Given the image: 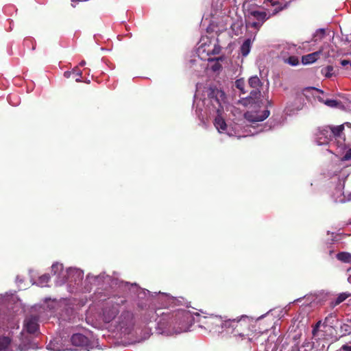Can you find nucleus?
Segmentation results:
<instances>
[{
    "label": "nucleus",
    "instance_id": "nucleus-1",
    "mask_svg": "<svg viewBox=\"0 0 351 351\" xmlns=\"http://www.w3.org/2000/svg\"><path fill=\"white\" fill-rule=\"evenodd\" d=\"M343 125L336 127L325 125L319 127L314 132L315 139L319 145H327L332 141V145H335L338 148L343 150L348 148L343 134Z\"/></svg>",
    "mask_w": 351,
    "mask_h": 351
},
{
    "label": "nucleus",
    "instance_id": "nucleus-2",
    "mask_svg": "<svg viewBox=\"0 0 351 351\" xmlns=\"http://www.w3.org/2000/svg\"><path fill=\"white\" fill-rule=\"evenodd\" d=\"M251 322V319L247 316H242L239 319L225 321L224 326L231 329L233 337L243 339L250 335Z\"/></svg>",
    "mask_w": 351,
    "mask_h": 351
},
{
    "label": "nucleus",
    "instance_id": "nucleus-3",
    "mask_svg": "<svg viewBox=\"0 0 351 351\" xmlns=\"http://www.w3.org/2000/svg\"><path fill=\"white\" fill-rule=\"evenodd\" d=\"M38 318L36 316H29L26 317L24 321V328L29 334H34L38 331L39 324Z\"/></svg>",
    "mask_w": 351,
    "mask_h": 351
},
{
    "label": "nucleus",
    "instance_id": "nucleus-4",
    "mask_svg": "<svg viewBox=\"0 0 351 351\" xmlns=\"http://www.w3.org/2000/svg\"><path fill=\"white\" fill-rule=\"evenodd\" d=\"M269 110H265L261 114L258 112H247L245 114V117L250 122L255 123L264 121L269 116Z\"/></svg>",
    "mask_w": 351,
    "mask_h": 351
},
{
    "label": "nucleus",
    "instance_id": "nucleus-5",
    "mask_svg": "<svg viewBox=\"0 0 351 351\" xmlns=\"http://www.w3.org/2000/svg\"><path fill=\"white\" fill-rule=\"evenodd\" d=\"M71 342L75 346L83 347L88 344V339L84 335L76 333L72 335Z\"/></svg>",
    "mask_w": 351,
    "mask_h": 351
},
{
    "label": "nucleus",
    "instance_id": "nucleus-6",
    "mask_svg": "<svg viewBox=\"0 0 351 351\" xmlns=\"http://www.w3.org/2000/svg\"><path fill=\"white\" fill-rule=\"evenodd\" d=\"M322 52V49H319V51H317L315 52L308 53L307 55L303 56L302 57V62L303 64H309L315 62L316 60H317L320 55Z\"/></svg>",
    "mask_w": 351,
    "mask_h": 351
},
{
    "label": "nucleus",
    "instance_id": "nucleus-7",
    "mask_svg": "<svg viewBox=\"0 0 351 351\" xmlns=\"http://www.w3.org/2000/svg\"><path fill=\"white\" fill-rule=\"evenodd\" d=\"M337 322V315L335 313H331L325 317L323 326L334 328Z\"/></svg>",
    "mask_w": 351,
    "mask_h": 351
},
{
    "label": "nucleus",
    "instance_id": "nucleus-8",
    "mask_svg": "<svg viewBox=\"0 0 351 351\" xmlns=\"http://www.w3.org/2000/svg\"><path fill=\"white\" fill-rule=\"evenodd\" d=\"M214 125L219 132L222 133L227 129V125L225 120L220 116L215 117Z\"/></svg>",
    "mask_w": 351,
    "mask_h": 351
},
{
    "label": "nucleus",
    "instance_id": "nucleus-9",
    "mask_svg": "<svg viewBox=\"0 0 351 351\" xmlns=\"http://www.w3.org/2000/svg\"><path fill=\"white\" fill-rule=\"evenodd\" d=\"M249 15L253 16L257 21L262 22H265L269 19L265 12H260L258 10L250 11Z\"/></svg>",
    "mask_w": 351,
    "mask_h": 351
},
{
    "label": "nucleus",
    "instance_id": "nucleus-10",
    "mask_svg": "<svg viewBox=\"0 0 351 351\" xmlns=\"http://www.w3.org/2000/svg\"><path fill=\"white\" fill-rule=\"evenodd\" d=\"M119 309L117 306H113L112 311H108L106 309L104 310V314L105 316V320L107 322H110L119 313Z\"/></svg>",
    "mask_w": 351,
    "mask_h": 351
},
{
    "label": "nucleus",
    "instance_id": "nucleus-11",
    "mask_svg": "<svg viewBox=\"0 0 351 351\" xmlns=\"http://www.w3.org/2000/svg\"><path fill=\"white\" fill-rule=\"evenodd\" d=\"M252 42L250 38L246 39L241 46L240 51L243 56H246L249 54L251 49Z\"/></svg>",
    "mask_w": 351,
    "mask_h": 351
},
{
    "label": "nucleus",
    "instance_id": "nucleus-12",
    "mask_svg": "<svg viewBox=\"0 0 351 351\" xmlns=\"http://www.w3.org/2000/svg\"><path fill=\"white\" fill-rule=\"evenodd\" d=\"M12 342L9 337H0V351H6Z\"/></svg>",
    "mask_w": 351,
    "mask_h": 351
},
{
    "label": "nucleus",
    "instance_id": "nucleus-13",
    "mask_svg": "<svg viewBox=\"0 0 351 351\" xmlns=\"http://www.w3.org/2000/svg\"><path fill=\"white\" fill-rule=\"evenodd\" d=\"M248 84L252 88H260L262 86V82L259 77L256 75L250 77Z\"/></svg>",
    "mask_w": 351,
    "mask_h": 351
},
{
    "label": "nucleus",
    "instance_id": "nucleus-14",
    "mask_svg": "<svg viewBox=\"0 0 351 351\" xmlns=\"http://www.w3.org/2000/svg\"><path fill=\"white\" fill-rule=\"evenodd\" d=\"M337 258L346 263H351V254L347 252H341L337 254Z\"/></svg>",
    "mask_w": 351,
    "mask_h": 351
},
{
    "label": "nucleus",
    "instance_id": "nucleus-15",
    "mask_svg": "<svg viewBox=\"0 0 351 351\" xmlns=\"http://www.w3.org/2000/svg\"><path fill=\"white\" fill-rule=\"evenodd\" d=\"M333 71H334L333 66L331 65H328V66H326L325 68H323L321 71V73L326 77L330 78L334 75Z\"/></svg>",
    "mask_w": 351,
    "mask_h": 351
},
{
    "label": "nucleus",
    "instance_id": "nucleus-16",
    "mask_svg": "<svg viewBox=\"0 0 351 351\" xmlns=\"http://www.w3.org/2000/svg\"><path fill=\"white\" fill-rule=\"evenodd\" d=\"M63 270V265L59 263H53L51 266V274L58 275Z\"/></svg>",
    "mask_w": 351,
    "mask_h": 351
},
{
    "label": "nucleus",
    "instance_id": "nucleus-17",
    "mask_svg": "<svg viewBox=\"0 0 351 351\" xmlns=\"http://www.w3.org/2000/svg\"><path fill=\"white\" fill-rule=\"evenodd\" d=\"M72 73V77L75 79L76 82H81V77L82 75V71L78 68V66H75L73 69L71 71Z\"/></svg>",
    "mask_w": 351,
    "mask_h": 351
},
{
    "label": "nucleus",
    "instance_id": "nucleus-18",
    "mask_svg": "<svg viewBox=\"0 0 351 351\" xmlns=\"http://www.w3.org/2000/svg\"><path fill=\"white\" fill-rule=\"evenodd\" d=\"M235 86L237 88L240 90L241 93L244 94L246 91L244 90L245 80L243 78L238 79L235 81Z\"/></svg>",
    "mask_w": 351,
    "mask_h": 351
},
{
    "label": "nucleus",
    "instance_id": "nucleus-19",
    "mask_svg": "<svg viewBox=\"0 0 351 351\" xmlns=\"http://www.w3.org/2000/svg\"><path fill=\"white\" fill-rule=\"evenodd\" d=\"M351 326L347 324H343L340 327V333L341 336H346L350 334Z\"/></svg>",
    "mask_w": 351,
    "mask_h": 351
},
{
    "label": "nucleus",
    "instance_id": "nucleus-20",
    "mask_svg": "<svg viewBox=\"0 0 351 351\" xmlns=\"http://www.w3.org/2000/svg\"><path fill=\"white\" fill-rule=\"evenodd\" d=\"M285 62L291 66H297L299 64V59L297 56H292L289 57Z\"/></svg>",
    "mask_w": 351,
    "mask_h": 351
},
{
    "label": "nucleus",
    "instance_id": "nucleus-21",
    "mask_svg": "<svg viewBox=\"0 0 351 351\" xmlns=\"http://www.w3.org/2000/svg\"><path fill=\"white\" fill-rule=\"evenodd\" d=\"M126 302V300L123 296L114 297L113 303L117 306L123 305Z\"/></svg>",
    "mask_w": 351,
    "mask_h": 351
},
{
    "label": "nucleus",
    "instance_id": "nucleus-22",
    "mask_svg": "<svg viewBox=\"0 0 351 351\" xmlns=\"http://www.w3.org/2000/svg\"><path fill=\"white\" fill-rule=\"evenodd\" d=\"M348 296H349V295H348L346 293H341L337 297V298L336 299V300H335V303L332 304V306H335L339 304L340 303L343 302Z\"/></svg>",
    "mask_w": 351,
    "mask_h": 351
},
{
    "label": "nucleus",
    "instance_id": "nucleus-23",
    "mask_svg": "<svg viewBox=\"0 0 351 351\" xmlns=\"http://www.w3.org/2000/svg\"><path fill=\"white\" fill-rule=\"evenodd\" d=\"M326 106L332 108L337 107L339 104V101L335 99H326L323 101Z\"/></svg>",
    "mask_w": 351,
    "mask_h": 351
},
{
    "label": "nucleus",
    "instance_id": "nucleus-24",
    "mask_svg": "<svg viewBox=\"0 0 351 351\" xmlns=\"http://www.w3.org/2000/svg\"><path fill=\"white\" fill-rule=\"evenodd\" d=\"M50 276L49 274H44L39 278L38 282L42 286H45L49 281Z\"/></svg>",
    "mask_w": 351,
    "mask_h": 351
},
{
    "label": "nucleus",
    "instance_id": "nucleus-25",
    "mask_svg": "<svg viewBox=\"0 0 351 351\" xmlns=\"http://www.w3.org/2000/svg\"><path fill=\"white\" fill-rule=\"evenodd\" d=\"M261 95L260 88H253L250 93V97L252 99H257Z\"/></svg>",
    "mask_w": 351,
    "mask_h": 351
},
{
    "label": "nucleus",
    "instance_id": "nucleus-26",
    "mask_svg": "<svg viewBox=\"0 0 351 351\" xmlns=\"http://www.w3.org/2000/svg\"><path fill=\"white\" fill-rule=\"evenodd\" d=\"M263 23L264 22L258 21L257 22L249 23L248 25L258 30Z\"/></svg>",
    "mask_w": 351,
    "mask_h": 351
},
{
    "label": "nucleus",
    "instance_id": "nucleus-27",
    "mask_svg": "<svg viewBox=\"0 0 351 351\" xmlns=\"http://www.w3.org/2000/svg\"><path fill=\"white\" fill-rule=\"evenodd\" d=\"M221 51V47L219 45H215L213 49L211 51V54L215 55L219 54Z\"/></svg>",
    "mask_w": 351,
    "mask_h": 351
},
{
    "label": "nucleus",
    "instance_id": "nucleus-28",
    "mask_svg": "<svg viewBox=\"0 0 351 351\" xmlns=\"http://www.w3.org/2000/svg\"><path fill=\"white\" fill-rule=\"evenodd\" d=\"M218 318L217 317H209L205 322L204 324H213L215 323V321H218Z\"/></svg>",
    "mask_w": 351,
    "mask_h": 351
},
{
    "label": "nucleus",
    "instance_id": "nucleus-29",
    "mask_svg": "<svg viewBox=\"0 0 351 351\" xmlns=\"http://www.w3.org/2000/svg\"><path fill=\"white\" fill-rule=\"evenodd\" d=\"M351 159V149H349L343 157V160H348Z\"/></svg>",
    "mask_w": 351,
    "mask_h": 351
},
{
    "label": "nucleus",
    "instance_id": "nucleus-30",
    "mask_svg": "<svg viewBox=\"0 0 351 351\" xmlns=\"http://www.w3.org/2000/svg\"><path fill=\"white\" fill-rule=\"evenodd\" d=\"M339 351H351V344L348 345L345 344L343 345L341 348L339 349Z\"/></svg>",
    "mask_w": 351,
    "mask_h": 351
},
{
    "label": "nucleus",
    "instance_id": "nucleus-31",
    "mask_svg": "<svg viewBox=\"0 0 351 351\" xmlns=\"http://www.w3.org/2000/svg\"><path fill=\"white\" fill-rule=\"evenodd\" d=\"M221 69V65L218 62H216L215 64H213L212 66V70L213 71H219Z\"/></svg>",
    "mask_w": 351,
    "mask_h": 351
},
{
    "label": "nucleus",
    "instance_id": "nucleus-32",
    "mask_svg": "<svg viewBox=\"0 0 351 351\" xmlns=\"http://www.w3.org/2000/svg\"><path fill=\"white\" fill-rule=\"evenodd\" d=\"M321 324H322V320H319L316 323L315 326H314V328L313 329V335H315V333L317 331V330L319 328V326H321Z\"/></svg>",
    "mask_w": 351,
    "mask_h": 351
},
{
    "label": "nucleus",
    "instance_id": "nucleus-33",
    "mask_svg": "<svg viewBox=\"0 0 351 351\" xmlns=\"http://www.w3.org/2000/svg\"><path fill=\"white\" fill-rule=\"evenodd\" d=\"M72 73L71 71H65L64 73V76L66 77V78H70L72 77Z\"/></svg>",
    "mask_w": 351,
    "mask_h": 351
},
{
    "label": "nucleus",
    "instance_id": "nucleus-34",
    "mask_svg": "<svg viewBox=\"0 0 351 351\" xmlns=\"http://www.w3.org/2000/svg\"><path fill=\"white\" fill-rule=\"evenodd\" d=\"M350 60H342L341 61V64L343 66H346L347 65H349L350 64Z\"/></svg>",
    "mask_w": 351,
    "mask_h": 351
},
{
    "label": "nucleus",
    "instance_id": "nucleus-35",
    "mask_svg": "<svg viewBox=\"0 0 351 351\" xmlns=\"http://www.w3.org/2000/svg\"><path fill=\"white\" fill-rule=\"evenodd\" d=\"M271 3V5L273 6L279 5V1L278 0H267Z\"/></svg>",
    "mask_w": 351,
    "mask_h": 351
},
{
    "label": "nucleus",
    "instance_id": "nucleus-36",
    "mask_svg": "<svg viewBox=\"0 0 351 351\" xmlns=\"http://www.w3.org/2000/svg\"><path fill=\"white\" fill-rule=\"evenodd\" d=\"M283 8H284V7H282V6H280V7H278V8H276L274 10V12L273 14H275L278 13V12H280V11L282 10H283Z\"/></svg>",
    "mask_w": 351,
    "mask_h": 351
},
{
    "label": "nucleus",
    "instance_id": "nucleus-37",
    "mask_svg": "<svg viewBox=\"0 0 351 351\" xmlns=\"http://www.w3.org/2000/svg\"><path fill=\"white\" fill-rule=\"evenodd\" d=\"M318 33H320V34L322 35V36H323L324 34H325V30L324 29H319L317 32V34Z\"/></svg>",
    "mask_w": 351,
    "mask_h": 351
},
{
    "label": "nucleus",
    "instance_id": "nucleus-38",
    "mask_svg": "<svg viewBox=\"0 0 351 351\" xmlns=\"http://www.w3.org/2000/svg\"><path fill=\"white\" fill-rule=\"evenodd\" d=\"M86 64V62L84 60H82L80 63V66H83Z\"/></svg>",
    "mask_w": 351,
    "mask_h": 351
},
{
    "label": "nucleus",
    "instance_id": "nucleus-39",
    "mask_svg": "<svg viewBox=\"0 0 351 351\" xmlns=\"http://www.w3.org/2000/svg\"><path fill=\"white\" fill-rule=\"evenodd\" d=\"M348 280L350 283H351V275L348 277Z\"/></svg>",
    "mask_w": 351,
    "mask_h": 351
},
{
    "label": "nucleus",
    "instance_id": "nucleus-40",
    "mask_svg": "<svg viewBox=\"0 0 351 351\" xmlns=\"http://www.w3.org/2000/svg\"><path fill=\"white\" fill-rule=\"evenodd\" d=\"M268 104H269V106H271V101H268Z\"/></svg>",
    "mask_w": 351,
    "mask_h": 351
},
{
    "label": "nucleus",
    "instance_id": "nucleus-41",
    "mask_svg": "<svg viewBox=\"0 0 351 351\" xmlns=\"http://www.w3.org/2000/svg\"><path fill=\"white\" fill-rule=\"evenodd\" d=\"M217 60H222V58H221V57L218 58Z\"/></svg>",
    "mask_w": 351,
    "mask_h": 351
},
{
    "label": "nucleus",
    "instance_id": "nucleus-42",
    "mask_svg": "<svg viewBox=\"0 0 351 351\" xmlns=\"http://www.w3.org/2000/svg\"><path fill=\"white\" fill-rule=\"evenodd\" d=\"M349 65H350V66L351 68V61H350V64Z\"/></svg>",
    "mask_w": 351,
    "mask_h": 351
}]
</instances>
